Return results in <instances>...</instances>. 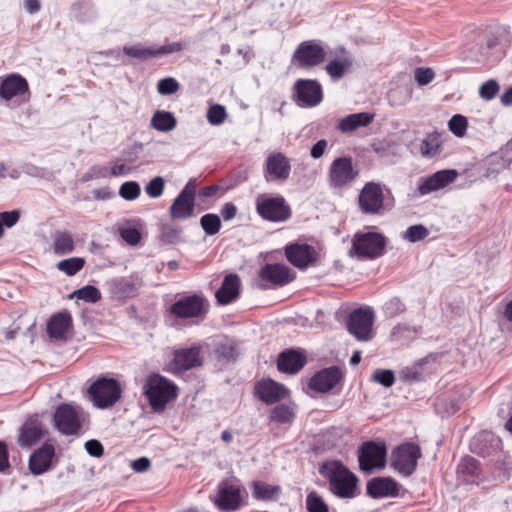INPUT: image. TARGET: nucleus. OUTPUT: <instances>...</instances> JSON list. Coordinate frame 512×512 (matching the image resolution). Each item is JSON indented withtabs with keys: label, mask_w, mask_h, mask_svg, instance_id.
Segmentation results:
<instances>
[{
	"label": "nucleus",
	"mask_w": 512,
	"mask_h": 512,
	"mask_svg": "<svg viewBox=\"0 0 512 512\" xmlns=\"http://www.w3.org/2000/svg\"><path fill=\"white\" fill-rule=\"evenodd\" d=\"M319 473L328 480L330 491L339 498H353L356 495L358 479L340 461L324 462Z\"/></svg>",
	"instance_id": "f257e3e1"
},
{
	"label": "nucleus",
	"mask_w": 512,
	"mask_h": 512,
	"mask_svg": "<svg viewBox=\"0 0 512 512\" xmlns=\"http://www.w3.org/2000/svg\"><path fill=\"white\" fill-rule=\"evenodd\" d=\"M144 393L155 412H161L167 403L177 396V386L159 374L148 377L144 384Z\"/></svg>",
	"instance_id": "f03ea898"
},
{
	"label": "nucleus",
	"mask_w": 512,
	"mask_h": 512,
	"mask_svg": "<svg viewBox=\"0 0 512 512\" xmlns=\"http://www.w3.org/2000/svg\"><path fill=\"white\" fill-rule=\"evenodd\" d=\"M422 457L421 448L414 442L403 443L392 450L390 466L401 476L409 477L417 469Z\"/></svg>",
	"instance_id": "7ed1b4c3"
},
{
	"label": "nucleus",
	"mask_w": 512,
	"mask_h": 512,
	"mask_svg": "<svg viewBox=\"0 0 512 512\" xmlns=\"http://www.w3.org/2000/svg\"><path fill=\"white\" fill-rule=\"evenodd\" d=\"M386 237L377 232H358L352 239V251L359 259H376L384 255Z\"/></svg>",
	"instance_id": "20e7f679"
},
{
	"label": "nucleus",
	"mask_w": 512,
	"mask_h": 512,
	"mask_svg": "<svg viewBox=\"0 0 512 512\" xmlns=\"http://www.w3.org/2000/svg\"><path fill=\"white\" fill-rule=\"evenodd\" d=\"M256 210L263 219L271 222H283L291 217V209L283 196L258 197Z\"/></svg>",
	"instance_id": "39448f33"
},
{
	"label": "nucleus",
	"mask_w": 512,
	"mask_h": 512,
	"mask_svg": "<svg viewBox=\"0 0 512 512\" xmlns=\"http://www.w3.org/2000/svg\"><path fill=\"white\" fill-rule=\"evenodd\" d=\"M386 446L384 443L368 441L361 445L358 453L360 469L371 473L375 469H382L386 465Z\"/></svg>",
	"instance_id": "423d86ee"
},
{
	"label": "nucleus",
	"mask_w": 512,
	"mask_h": 512,
	"mask_svg": "<svg viewBox=\"0 0 512 512\" xmlns=\"http://www.w3.org/2000/svg\"><path fill=\"white\" fill-rule=\"evenodd\" d=\"M374 312L370 307L354 309L348 316L347 329L359 341H367L372 337Z\"/></svg>",
	"instance_id": "0eeeda50"
},
{
	"label": "nucleus",
	"mask_w": 512,
	"mask_h": 512,
	"mask_svg": "<svg viewBox=\"0 0 512 512\" xmlns=\"http://www.w3.org/2000/svg\"><path fill=\"white\" fill-rule=\"evenodd\" d=\"M478 51L483 56H488L490 51L497 46H510L512 37L504 26L490 27L476 32Z\"/></svg>",
	"instance_id": "6e6552de"
},
{
	"label": "nucleus",
	"mask_w": 512,
	"mask_h": 512,
	"mask_svg": "<svg viewBox=\"0 0 512 512\" xmlns=\"http://www.w3.org/2000/svg\"><path fill=\"white\" fill-rule=\"evenodd\" d=\"M216 507L223 512H233L240 508L242 497L241 488L227 480L218 484L216 496H210Z\"/></svg>",
	"instance_id": "1a4fd4ad"
},
{
	"label": "nucleus",
	"mask_w": 512,
	"mask_h": 512,
	"mask_svg": "<svg viewBox=\"0 0 512 512\" xmlns=\"http://www.w3.org/2000/svg\"><path fill=\"white\" fill-rule=\"evenodd\" d=\"M358 206L363 214H379L384 208V194L381 185L367 182L359 193Z\"/></svg>",
	"instance_id": "9d476101"
},
{
	"label": "nucleus",
	"mask_w": 512,
	"mask_h": 512,
	"mask_svg": "<svg viewBox=\"0 0 512 512\" xmlns=\"http://www.w3.org/2000/svg\"><path fill=\"white\" fill-rule=\"evenodd\" d=\"M290 160L281 152L270 153L264 163L263 176L267 182L283 183L290 177Z\"/></svg>",
	"instance_id": "9b49d317"
},
{
	"label": "nucleus",
	"mask_w": 512,
	"mask_h": 512,
	"mask_svg": "<svg viewBox=\"0 0 512 512\" xmlns=\"http://www.w3.org/2000/svg\"><path fill=\"white\" fill-rule=\"evenodd\" d=\"M82 409L71 404H61L54 413L56 428L65 435H73L80 429Z\"/></svg>",
	"instance_id": "f8f14e48"
},
{
	"label": "nucleus",
	"mask_w": 512,
	"mask_h": 512,
	"mask_svg": "<svg viewBox=\"0 0 512 512\" xmlns=\"http://www.w3.org/2000/svg\"><path fill=\"white\" fill-rule=\"evenodd\" d=\"M296 103L300 107H315L323 99L322 86L317 80L298 79L294 84Z\"/></svg>",
	"instance_id": "ddd939ff"
},
{
	"label": "nucleus",
	"mask_w": 512,
	"mask_h": 512,
	"mask_svg": "<svg viewBox=\"0 0 512 512\" xmlns=\"http://www.w3.org/2000/svg\"><path fill=\"white\" fill-rule=\"evenodd\" d=\"M357 175L358 172L354 170L351 158H336L329 169V186L334 189L343 188L351 183Z\"/></svg>",
	"instance_id": "4468645a"
},
{
	"label": "nucleus",
	"mask_w": 512,
	"mask_h": 512,
	"mask_svg": "<svg viewBox=\"0 0 512 512\" xmlns=\"http://www.w3.org/2000/svg\"><path fill=\"white\" fill-rule=\"evenodd\" d=\"M343 380V372L337 366H331L316 372L309 380L311 390L319 393H327L333 390Z\"/></svg>",
	"instance_id": "2eb2a0df"
},
{
	"label": "nucleus",
	"mask_w": 512,
	"mask_h": 512,
	"mask_svg": "<svg viewBox=\"0 0 512 512\" xmlns=\"http://www.w3.org/2000/svg\"><path fill=\"white\" fill-rule=\"evenodd\" d=\"M259 276L262 281L270 283V285H261L262 288L280 287L287 285L294 279V272L284 264H266L264 265Z\"/></svg>",
	"instance_id": "dca6fc26"
},
{
	"label": "nucleus",
	"mask_w": 512,
	"mask_h": 512,
	"mask_svg": "<svg viewBox=\"0 0 512 512\" xmlns=\"http://www.w3.org/2000/svg\"><path fill=\"white\" fill-rule=\"evenodd\" d=\"M122 397V387L118 380L98 376V409L112 408Z\"/></svg>",
	"instance_id": "f3484780"
},
{
	"label": "nucleus",
	"mask_w": 512,
	"mask_h": 512,
	"mask_svg": "<svg viewBox=\"0 0 512 512\" xmlns=\"http://www.w3.org/2000/svg\"><path fill=\"white\" fill-rule=\"evenodd\" d=\"M326 57L324 48L314 41L302 42L293 54V60L300 67H313L321 64Z\"/></svg>",
	"instance_id": "a211bd4d"
},
{
	"label": "nucleus",
	"mask_w": 512,
	"mask_h": 512,
	"mask_svg": "<svg viewBox=\"0 0 512 512\" xmlns=\"http://www.w3.org/2000/svg\"><path fill=\"white\" fill-rule=\"evenodd\" d=\"M170 311L177 318L199 317L205 311L204 299L198 295L182 297L171 305Z\"/></svg>",
	"instance_id": "6ab92c4d"
},
{
	"label": "nucleus",
	"mask_w": 512,
	"mask_h": 512,
	"mask_svg": "<svg viewBox=\"0 0 512 512\" xmlns=\"http://www.w3.org/2000/svg\"><path fill=\"white\" fill-rule=\"evenodd\" d=\"M457 176L458 172L454 169L437 171L428 177L420 179L418 192L420 195H427L431 192L443 189L454 182Z\"/></svg>",
	"instance_id": "aec40b11"
},
{
	"label": "nucleus",
	"mask_w": 512,
	"mask_h": 512,
	"mask_svg": "<svg viewBox=\"0 0 512 512\" xmlns=\"http://www.w3.org/2000/svg\"><path fill=\"white\" fill-rule=\"evenodd\" d=\"M366 491L373 499L396 497L400 484L391 477H374L367 482Z\"/></svg>",
	"instance_id": "412c9836"
},
{
	"label": "nucleus",
	"mask_w": 512,
	"mask_h": 512,
	"mask_svg": "<svg viewBox=\"0 0 512 512\" xmlns=\"http://www.w3.org/2000/svg\"><path fill=\"white\" fill-rule=\"evenodd\" d=\"M287 260L297 268L303 269L316 261V251L308 244H290L285 248Z\"/></svg>",
	"instance_id": "4be33fe9"
},
{
	"label": "nucleus",
	"mask_w": 512,
	"mask_h": 512,
	"mask_svg": "<svg viewBox=\"0 0 512 512\" xmlns=\"http://www.w3.org/2000/svg\"><path fill=\"white\" fill-rule=\"evenodd\" d=\"M29 94L27 80L20 74H10L4 77L0 83V98L9 101L14 97H21Z\"/></svg>",
	"instance_id": "5701e85b"
},
{
	"label": "nucleus",
	"mask_w": 512,
	"mask_h": 512,
	"mask_svg": "<svg viewBox=\"0 0 512 512\" xmlns=\"http://www.w3.org/2000/svg\"><path fill=\"white\" fill-rule=\"evenodd\" d=\"M200 346H192L176 350L173 359V369L176 372L187 371L202 365Z\"/></svg>",
	"instance_id": "b1692460"
},
{
	"label": "nucleus",
	"mask_w": 512,
	"mask_h": 512,
	"mask_svg": "<svg viewBox=\"0 0 512 512\" xmlns=\"http://www.w3.org/2000/svg\"><path fill=\"white\" fill-rule=\"evenodd\" d=\"M255 394L264 403L272 404L284 399L288 391L284 385L271 379H265L256 384Z\"/></svg>",
	"instance_id": "393cba45"
},
{
	"label": "nucleus",
	"mask_w": 512,
	"mask_h": 512,
	"mask_svg": "<svg viewBox=\"0 0 512 512\" xmlns=\"http://www.w3.org/2000/svg\"><path fill=\"white\" fill-rule=\"evenodd\" d=\"M306 362L307 358L304 353L288 349L279 354L277 368L280 372L296 374L304 367Z\"/></svg>",
	"instance_id": "a878e982"
},
{
	"label": "nucleus",
	"mask_w": 512,
	"mask_h": 512,
	"mask_svg": "<svg viewBox=\"0 0 512 512\" xmlns=\"http://www.w3.org/2000/svg\"><path fill=\"white\" fill-rule=\"evenodd\" d=\"M55 450L51 444H44L41 448L35 450L29 458V469L34 475H41L51 467L52 458Z\"/></svg>",
	"instance_id": "bb28decb"
},
{
	"label": "nucleus",
	"mask_w": 512,
	"mask_h": 512,
	"mask_svg": "<svg viewBox=\"0 0 512 512\" xmlns=\"http://www.w3.org/2000/svg\"><path fill=\"white\" fill-rule=\"evenodd\" d=\"M240 279L236 274L224 277L221 287L216 291L215 297L219 304L226 305L239 296Z\"/></svg>",
	"instance_id": "cd10ccee"
},
{
	"label": "nucleus",
	"mask_w": 512,
	"mask_h": 512,
	"mask_svg": "<svg viewBox=\"0 0 512 512\" xmlns=\"http://www.w3.org/2000/svg\"><path fill=\"white\" fill-rule=\"evenodd\" d=\"M500 442V439L494 434L482 432L472 439L470 448L473 453L485 457L498 449Z\"/></svg>",
	"instance_id": "c85d7f7f"
},
{
	"label": "nucleus",
	"mask_w": 512,
	"mask_h": 512,
	"mask_svg": "<svg viewBox=\"0 0 512 512\" xmlns=\"http://www.w3.org/2000/svg\"><path fill=\"white\" fill-rule=\"evenodd\" d=\"M194 211L195 200L178 194L169 208V215L173 220H185L194 216Z\"/></svg>",
	"instance_id": "c756f323"
},
{
	"label": "nucleus",
	"mask_w": 512,
	"mask_h": 512,
	"mask_svg": "<svg viewBox=\"0 0 512 512\" xmlns=\"http://www.w3.org/2000/svg\"><path fill=\"white\" fill-rule=\"evenodd\" d=\"M140 286L141 284L138 280L127 278L114 279L109 283L110 292L118 299L136 296Z\"/></svg>",
	"instance_id": "7c9ffc66"
},
{
	"label": "nucleus",
	"mask_w": 512,
	"mask_h": 512,
	"mask_svg": "<svg viewBox=\"0 0 512 512\" xmlns=\"http://www.w3.org/2000/svg\"><path fill=\"white\" fill-rule=\"evenodd\" d=\"M71 323L72 318L69 313L63 312L55 314L48 321L47 332L51 338L62 339L65 337Z\"/></svg>",
	"instance_id": "2f4dec72"
},
{
	"label": "nucleus",
	"mask_w": 512,
	"mask_h": 512,
	"mask_svg": "<svg viewBox=\"0 0 512 512\" xmlns=\"http://www.w3.org/2000/svg\"><path fill=\"white\" fill-rule=\"evenodd\" d=\"M373 120V115L367 112H360L350 114L342 118L337 125V128L343 132L348 133L356 130L359 127L368 126Z\"/></svg>",
	"instance_id": "473e14b6"
},
{
	"label": "nucleus",
	"mask_w": 512,
	"mask_h": 512,
	"mask_svg": "<svg viewBox=\"0 0 512 512\" xmlns=\"http://www.w3.org/2000/svg\"><path fill=\"white\" fill-rule=\"evenodd\" d=\"M479 474L480 468L476 459L470 456L461 459L457 466L459 480L465 483H473L479 478Z\"/></svg>",
	"instance_id": "72a5a7b5"
},
{
	"label": "nucleus",
	"mask_w": 512,
	"mask_h": 512,
	"mask_svg": "<svg viewBox=\"0 0 512 512\" xmlns=\"http://www.w3.org/2000/svg\"><path fill=\"white\" fill-rule=\"evenodd\" d=\"M42 436L43 434L40 424L36 420H30L22 426L18 443L22 447L29 448L40 440Z\"/></svg>",
	"instance_id": "f704fd0d"
},
{
	"label": "nucleus",
	"mask_w": 512,
	"mask_h": 512,
	"mask_svg": "<svg viewBox=\"0 0 512 512\" xmlns=\"http://www.w3.org/2000/svg\"><path fill=\"white\" fill-rule=\"evenodd\" d=\"M343 55L329 61L325 67L327 74L334 80L341 79L352 66V59L346 55L344 48L340 49Z\"/></svg>",
	"instance_id": "c9c22d12"
},
{
	"label": "nucleus",
	"mask_w": 512,
	"mask_h": 512,
	"mask_svg": "<svg viewBox=\"0 0 512 512\" xmlns=\"http://www.w3.org/2000/svg\"><path fill=\"white\" fill-rule=\"evenodd\" d=\"M52 251L55 255L63 256L74 251L75 242L73 237L63 231H56L52 235Z\"/></svg>",
	"instance_id": "e433bc0d"
},
{
	"label": "nucleus",
	"mask_w": 512,
	"mask_h": 512,
	"mask_svg": "<svg viewBox=\"0 0 512 512\" xmlns=\"http://www.w3.org/2000/svg\"><path fill=\"white\" fill-rule=\"evenodd\" d=\"M176 125V118L168 111H156L151 118V126L157 131L169 132L173 130Z\"/></svg>",
	"instance_id": "4c0bfd02"
},
{
	"label": "nucleus",
	"mask_w": 512,
	"mask_h": 512,
	"mask_svg": "<svg viewBox=\"0 0 512 512\" xmlns=\"http://www.w3.org/2000/svg\"><path fill=\"white\" fill-rule=\"evenodd\" d=\"M441 151V140L438 133H431L422 140L420 144V152L422 156L432 158Z\"/></svg>",
	"instance_id": "58836bf2"
},
{
	"label": "nucleus",
	"mask_w": 512,
	"mask_h": 512,
	"mask_svg": "<svg viewBox=\"0 0 512 512\" xmlns=\"http://www.w3.org/2000/svg\"><path fill=\"white\" fill-rule=\"evenodd\" d=\"M295 418L294 409L286 404H279L272 408L270 420L278 424H291Z\"/></svg>",
	"instance_id": "ea45409f"
},
{
	"label": "nucleus",
	"mask_w": 512,
	"mask_h": 512,
	"mask_svg": "<svg viewBox=\"0 0 512 512\" xmlns=\"http://www.w3.org/2000/svg\"><path fill=\"white\" fill-rule=\"evenodd\" d=\"M215 355L219 362L226 364L236 360L237 350L232 342L226 340L217 343L215 348Z\"/></svg>",
	"instance_id": "a19ab883"
},
{
	"label": "nucleus",
	"mask_w": 512,
	"mask_h": 512,
	"mask_svg": "<svg viewBox=\"0 0 512 512\" xmlns=\"http://www.w3.org/2000/svg\"><path fill=\"white\" fill-rule=\"evenodd\" d=\"M253 496L258 500L273 499L279 493V487L257 481L253 483Z\"/></svg>",
	"instance_id": "79ce46f5"
},
{
	"label": "nucleus",
	"mask_w": 512,
	"mask_h": 512,
	"mask_svg": "<svg viewBox=\"0 0 512 512\" xmlns=\"http://www.w3.org/2000/svg\"><path fill=\"white\" fill-rule=\"evenodd\" d=\"M121 238L129 245H137L141 240L140 227L135 223H126L119 228Z\"/></svg>",
	"instance_id": "37998d69"
},
{
	"label": "nucleus",
	"mask_w": 512,
	"mask_h": 512,
	"mask_svg": "<svg viewBox=\"0 0 512 512\" xmlns=\"http://www.w3.org/2000/svg\"><path fill=\"white\" fill-rule=\"evenodd\" d=\"M85 261L81 257H72L61 260L57 263V268L67 276H73L84 267Z\"/></svg>",
	"instance_id": "c03bdc74"
},
{
	"label": "nucleus",
	"mask_w": 512,
	"mask_h": 512,
	"mask_svg": "<svg viewBox=\"0 0 512 512\" xmlns=\"http://www.w3.org/2000/svg\"><path fill=\"white\" fill-rule=\"evenodd\" d=\"M200 226L207 235H215L221 229V219L217 214L207 213L200 218Z\"/></svg>",
	"instance_id": "a18cd8bd"
},
{
	"label": "nucleus",
	"mask_w": 512,
	"mask_h": 512,
	"mask_svg": "<svg viewBox=\"0 0 512 512\" xmlns=\"http://www.w3.org/2000/svg\"><path fill=\"white\" fill-rule=\"evenodd\" d=\"M123 52L132 58L146 60L152 57H156L155 47H145L140 44L133 46H124Z\"/></svg>",
	"instance_id": "49530a36"
},
{
	"label": "nucleus",
	"mask_w": 512,
	"mask_h": 512,
	"mask_svg": "<svg viewBox=\"0 0 512 512\" xmlns=\"http://www.w3.org/2000/svg\"><path fill=\"white\" fill-rule=\"evenodd\" d=\"M306 509L308 512H329L328 505L316 491L308 493L306 497Z\"/></svg>",
	"instance_id": "de8ad7c7"
},
{
	"label": "nucleus",
	"mask_w": 512,
	"mask_h": 512,
	"mask_svg": "<svg viewBox=\"0 0 512 512\" xmlns=\"http://www.w3.org/2000/svg\"><path fill=\"white\" fill-rule=\"evenodd\" d=\"M141 194L140 184L136 181L124 182L119 188V195L127 201L136 200Z\"/></svg>",
	"instance_id": "09e8293b"
},
{
	"label": "nucleus",
	"mask_w": 512,
	"mask_h": 512,
	"mask_svg": "<svg viewBox=\"0 0 512 512\" xmlns=\"http://www.w3.org/2000/svg\"><path fill=\"white\" fill-rule=\"evenodd\" d=\"M70 298H76L86 304L96 303V287L87 285L81 289L75 290L70 294Z\"/></svg>",
	"instance_id": "8fccbe9b"
},
{
	"label": "nucleus",
	"mask_w": 512,
	"mask_h": 512,
	"mask_svg": "<svg viewBox=\"0 0 512 512\" xmlns=\"http://www.w3.org/2000/svg\"><path fill=\"white\" fill-rule=\"evenodd\" d=\"M165 180L161 176L152 178L145 186V192L151 198H158L163 194Z\"/></svg>",
	"instance_id": "3c124183"
},
{
	"label": "nucleus",
	"mask_w": 512,
	"mask_h": 512,
	"mask_svg": "<svg viewBox=\"0 0 512 512\" xmlns=\"http://www.w3.org/2000/svg\"><path fill=\"white\" fill-rule=\"evenodd\" d=\"M180 88V84L173 77H166L158 81L157 91L160 95H171L177 92Z\"/></svg>",
	"instance_id": "603ef678"
},
{
	"label": "nucleus",
	"mask_w": 512,
	"mask_h": 512,
	"mask_svg": "<svg viewBox=\"0 0 512 512\" xmlns=\"http://www.w3.org/2000/svg\"><path fill=\"white\" fill-rule=\"evenodd\" d=\"M227 116L226 109L220 104L210 106L207 111V120L212 125H220Z\"/></svg>",
	"instance_id": "864d4df0"
},
{
	"label": "nucleus",
	"mask_w": 512,
	"mask_h": 512,
	"mask_svg": "<svg viewBox=\"0 0 512 512\" xmlns=\"http://www.w3.org/2000/svg\"><path fill=\"white\" fill-rule=\"evenodd\" d=\"M428 234V229L425 226L417 224L407 228V230L404 233V238L407 239L409 242L415 243L423 240L425 237L428 236Z\"/></svg>",
	"instance_id": "5fc2aeb1"
},
{
	"label": "nucleus",
	"mask_w": 512,
	"mask_h": 512,
	"mask_svg": "<svg viewBox=\"0 0 512 512\" xmlns=\"http://www.w3.org/2000/svg\"><path fill=\"white\" fill-rule=\"evenodd\" d=\"M448 126L455 136L462 137L467 129V119L460 114H456L451 117L448 122Z\"/></svg>",
	"instance_id": "6e6d98bb"
},
{
	"label": "nucleus",
	"mask_w": 512,
	"mask_h": 512,
	"mask_svg": "<svg viewBox=\"0 0 512 512\" xmlns=\"http://www.w3.org/2000/svg\"><path fill=\"white\" fill-rule=\"evenodd\" d=\"M405 309V304L397 297L388 300L383 306L385 315L390 318L403 313Z\"/></svg>",
	"instance_id": "4d7b16f0"
},
{
	"label": "nucleus",
	"mask_w": 512,
	"mask_h": 512,
	"mask_svg": "<svg viewBox=\"0 0 512 512\" xmlns=\"http://www.w3.org/2000/svg\"><path fill=\"white\" fill-rule=\"evenodd\" d=\"M372 380L388 388L394 384L395 375L392 370L377 369L372 375Z\"/></svg>",
	"instance_id": "13d9d810"
},
{
	"label": "nucleus",
	"mask_w": 512,
	"mask_h": 512,
	"mask_svg": "<svg viewBox=\"0 0 512 512\" xmlns=\"http://www.w3.org/2000/svg\"><path fill=\"white\" fill-rule=\"evenodd\" d=\"M499 84L497 81L491 79L483 83L479 89V94L483 99H493L499 91Z\"/></svg>",
	"instance_id": "bf43d9fd"
},
{
	"label": "nucleus",
	"mask_w": 512,
	"mask_h": 512,
	"mask_svg": "<svg viewBox=\"0 0 512 512\" xmlns=\"http://www.w3.org/2000/svg\"><path fill=\"white\" fill-rule=\"evenodd\" d=\"M435 77V73L431 68H416L414 71V78L419 86L429 84Z\"/></svg>",
	"instance_id": "052dcab7"
},
{
	"label": "nucleus",
	"mask_w": 512,
	"mask_h": 512,
	"mask_svg": "<svg viewBox=\"0 0 512 512\" xmlns=\"http://www.w3.org/2000/svg\"><path fill=\"white\" fill-rule=\"evenodd\" d=\"M180 230L170 224H163L161 227V238L166 243H174L178 240Z\"/></svg>",
	"instance_id": "680f3d73"
},
{
	"label": "nucleus",
	"mask_w": 512,
	"mask_h": 512,
	"mask_svg": "<svg viewBox=\"0 0 512 512\" xmlns=\"http://www.w3.org/2000/svg\"><path fill=\"white\" fill-rule=\"evenodd\" d=\"M20 218V213L17 210L5 211L0 213V222L3 227L11 228Z\"/></svg>",
	"instance_id": "e2e57ef3"
},
{
	"label": "nucleus",
	"mask_w": 512,
	"mask_h": 512,
	"mask_svg": "<svg viewBox=\"0 0 512 512\" xmlns=\"http://www.w3.org/2000/svg\"><path fill=\"white\" fill-rule=\"evenodd\" d=\"M183 49L181 42H173L163 46L155 47L156 56L179 52Z\"/></svg>",
	"instance_id": "0e129e2a"
},
{
	"label": "nucleus",
	"mask_w": 512,
	"mask_h": 512,
	"mask_svg": "<svg viewBox=\"0 0 512 512\" xmlns=\"http://www.w3.org/2000/svg\"><path fill=\"white\" fill-rule=\"evenodd\" d=\"M237 211V207L232 202H227L222 206L221 216L224 221H229L236 216Z\"/></svg>",
	"instance_id": "69168bd1"
},
{
	"label": "nucleus",
	"mask_w": 512,
	"mask_h": 512,
	"mask_svg": "<svg viewBox=\"0 0 512 512\" xmlns=\"http://www.w3.org/2000/svg\"><path fill=\"white\" fill-rule=\"evenodd\" d=\"M151 466V462L147 457H140L131 462V467L136 472H145Z\"/></svg>",
	"instance_id": "338daca9"
},
{
	"label": "nucleus",
	"mask_w": 512,
	"mask_h": 512,
	"mask_svg": "<svg viewBox=\"0 0 512 512\" xmlns=\"http://www.w3.org/2000/svg\"><path fill=\"white\" fill-rule=\"evenodd\" d=\"M326 147H327L326 140L321 139V140L317 141L311 148V151H310L311 157L314 159L320 158L324 154Z\"/></svg>",
	"instance_id": "774afa93"
}]
</instances>
